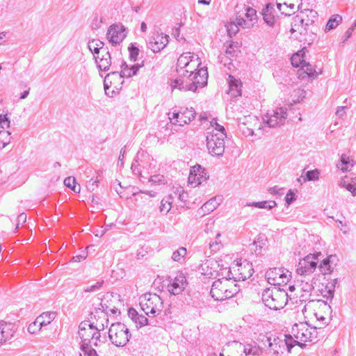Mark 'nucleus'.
<instances>
[{
	"instance_id": "1",
	"label": "nucleus",
	"mask_w": 356,
	"mask_h": 356,
	"mask_svg": "<svg viewBox=\"0 0 356 356\" xmlns=\"http://www.w3.org/2000/svg\"><path fill=\"white\" fill-rule=\"evenodd\" d=\"M188 78L191 83H186V81L181 77H177L171 80V88H177L182 91H193L195 92L198 88L204 87L207 83L208 72L205 67H202L197 72L191 71L188 75Z\"/></svg>"
},
{
	"instance_id": "2",
	"label": "nucleus",
	"mask_w": 356,
	"mask_h": 356,
	"mask_svg": "<svg viewBox=\"0 0 356 356\" xmlns=\"http://www.w3.org/2000/svg\"><path fill=\"white\" fill-rule=\"evenodd\" d=\"M235 281V279H234V281L218 279L213 282L210 291L211 297L218 301L232 298L240 290Z\"/></svg>"
},
{
	"instance_id": "3",
	"label": "nucleus",
	"mask_w": 356,
	"mask_h": 356,
	"mask_svg": "<svg viewBox=\"0 0 356 356\" xmlns=\"http://www.w3.org/2000/svg\"><path fill=\"white\" fill-rule=\"evenodd\" d=\"M262 302L270 309L280 310L284 307L289 299L285 289L280 288H267L261 296Z\"/></svg>"
},
{
	"instance_id": "4",
	"label": "nucleus",
	"mask_w": 356,
	"mask_h": 356,
	"mask_svg": "<svg viewBox=\"0 0 356 356\" xmlns=\"http://www.w3.org/2000/svg\"><path fill=\"white\" fill-rule=\"evenodd\" d=\"M97 47L91 51L97 67L99 71L108 72L111 66V56L108 47L102 41H96Z\"/></svg>"
},
{
	"instance_id": "5",
	"label": "nucleus",
	"mask_w": 356,
	"mask_h": 356,
	"mask_svg": "<svg viewBox=\"0 0 356 356\" xmlns=\"http://www.w3.org/2000/svg\"><path fill=\"white\" fill-rule=\"evenodd\" d=\"M131 334L126 325L120 322L112 323L108 330V338L117 347L124 346L129 341Z\"/></svg>"
},
{
	"instance_id": "6",
	"label": "nucleus",
	"mask_w": 356,
	"mask_h": 356,
	"mask_svg": "<svg viewBox=\"0 0 356 356\" xmlns=\"http://www.w3.org/2000/svg\"><path fill=\"white\" fill-rule=\"evenodd\" d=\"M140 305L146 315L156 316L162 311L163 302L159 295L145 293L140 302Z\"/></svg>"
},
{
	"instance_id": "7",
	"label": "nucleus",
	"mask_w": 356,
	"mask_h": 356,
	"mask_svg": "<svg viewBox=\"0 0 356 356\" xmlns=\"http://www.w3.org/2000/svg\"><path fill=\"white\" fill-rule=\"evenodd\" d=\"M291 334L300 341H312L317 338V330L315 327H309L307 323H296L292 326Z\"/></svg>"
},
{
	"instance_id": "8",
	"label": "nucleus",
	"mask_w": 356,
	"mask_h": 356,
	"mask_svg": "<svg viewBox=\"0 0 356 356\" xmlns=\"http://www.w3.org/2000/svg\"><path fill=\"white\" fill-rule=\"evenodd\" d=\"M321 255V252L309 254L300 259L297 265V273L300 275H307L313 273L317 268L319 261L318 257Z\"/></svg>"
},
{
	"instance_id": "9",
	"label": "nucleus",
	"mask_w": 356,
	"mask_h": 356,
	"mask_svg": "<svg viewBox=\"0 0 356 356\" xmlns=\"http://www.w3.org/2000/svg\"><path fill=\"white\" fill-rule=\"evenodd\" d=\"M225 137L219 136L218 134H209L207 136V147L209 152L216 156H222L225 152Z\"/></svg>"
},
{
	"instance_id": "10",
	"label": "nucleus",
	"mask_w": 356,
	"mask_h": 356,
	"mask_svg": "<svg viewBox=\"0 0 356 356\" xmlns=\"http://www.w3.org/2000/svg\"><path fill=\"white\" fill-rule=\"evenodd\" d=\"M286 111V108L280 107L268 112L263 118L264 123L269 127H276L283 124L287 118Z\"/></svg>"
},
{
	"instance_id": "11",
	"label": "nucleus",
	"mask_w": 356,
	"mask_h": 356,
	"mask_svg": "<svg viewBox=\"0 0 356 356\" xmlns=\"http://www.w3.org/2000/svg\"><path fill=\"white\" fill-rule=\"evenodd\" d=\"M262 337L261 342L269 353L275 356H280L284 353L286 349V343H283L282 339L278 337L272 338L271 337L263 336Z\"/></svg>"
},
{
	"instance_id": "12",
	"label": "nucleus",
	"mask_w": 356,
	"mask_h": 356,
	"mask_svg": "<svg viewBox=\"0 0 356 356\" xmlns=\"http://www.w3.org/2000/svg\"><path fill=\"white\" fill-rule=\"evenodd\" d=\"M196 113L193 108H181L180 111H174L172 117H169L173 124L183 126L190 123L195 117Z\"/></svg>"
},
{
	"instance_id": "13",
	"label": "nucleus",
	"mask_w": 356,
	"mask_h": 356,
	"mask_svg": "<svg viewBox=\"0 0 356 356\" xmlns=\"http://www.w3.org/2000/svg\"><path fill=\"white\" fill-rule=\"evenodd\" d=\"M288 270L285 272L283 268H269L265 274L267 282L271 285H281L286 284L289 278L288 277Z\"/></svg>"
},
{
	"instance_id": "14",
	"label": "nucleus",
	"mask_w": 356,
	"mask_h": 356,
	"mask_svg": "<svg viewBox=\"0 0 356 356\" xmlns=\"http://www.w3.org/2000/svg\"><path fill=\"white\" fill-rule=\"evenodd\" d=\"M125 27L121 24H115L109 26L106 38L112 45H116L123 41L126 37Z\"/></svg>"
},
{
	"instance_id": "15",
	"label": "nucleus",
	"mask_w": 356,
	"mask_h": 356,
	"mask_svg": "<svg viewBox=\"0 0 356 356\" xmlns=\"http://www.w3.org/2000/svg\"><path fill=\"white\" fill-rule=\"evenodd\" d=\"M169 42V35L156 31L153 33L147 47L153 52L158 53L163 49Z\"/></svg>"
},
{
	"instance_id": "16",
	"label": "nucleus",
	"mask_w": 356,
	"mask_h": 356,
	"mask_svg": "<svg viewBox=\"0 0 356 356\" xmlns=\"http://www.w3.org/2000/svg\"><path fill=\"white\" fill-rule=\"evenodd\" d=\"M208 179L209 176L205 168L200 165H197L191 169L188 181L191 184H196L197 186L206 181Z\"/></svg>"
},
{
	"instance_id": "17",
	"label": "nucleus",
	"mask_w": 356,
	"mask_h": 356,
	"mask_svg": "<svg viewBox=\"0 0 356 356\" xmlns=\"http://www.w3.org/2000/svg\"><path fill=\"white\" fill-rule=\"evenodd\" d=\"M302 15H304V26L303 30H300V35H307L308 31L313 27V29H317L315 26V19L318 18V13L316 10L312 9H305L301 12Z\"/></svg>"
},
{
	"instance_id": "18",
	"label": "nucleus",
	"mask_w": 356,
	"mask_h": 356,
	"mask_svg": "<svg viewBox=\"0 0 356 356\" xmlns=\"http://www.w3.org/2000/svg\"><path fill=\"white\" fill-rule=\"evenodd\" d=\"M187 281L185 275L182 273H179L168 285V291L172 295L180 294L185 289Z\"/></svg>"
},
{
	"instance_id": "19",
	"label": "nucleus",
	"mask_w": 356,
	"mask_h": 356,
	"mask_svg": "<svg viewBox=\"0 0 356 356\" xmlns=\"http://www.w3.org/2000/svg\"><path fill=\"white\" fill-rule=\"evenodd\" d=\"M338 259L336 255L331 254L323 259L318 268L323 275L331 274L337 264Z\"/></svg>"
},
{
	"instance_id": "20",
	"label": "nucleus",
	"mask_w": 356,
	"mask_h": 356,
	"mask_svg": "<svg viewBox=\"0 0 356 356\" xmlns=\"http://www.w3.org/2000/svg\"><path fill=\"white\" fill-rule=\"evenodd\" d=\"M275 13L274 5L271 3H267L262 10L261 14L263 15V19L265 23L270 27L275 26L279 18V17L275 15Z\"/></svg>"
},
{
	"instance_id": "21",
	"label": "nucleus",
	"mask_w": 356,
	"mask_h": 356,
	"mask_svg": "<svg viewBox=\"0 0 356 356\" xmlns=\"http://www.w3.org/2000/svg\"><path fill=\"white\" fill-rule=\"evenodd\" d=\"M218 266L216 261L213 260H207L198 267L199 271L201 274L207 276L209 278L216 277L220 275L216 270L215 266Z\"/></svg>"
},
{
	"instance_id": "22",
	"label": "nucleus",
	"mask_w": 356,
	"mask_h": 356,
	"mask_svg": "<svg viewBox=\"0 0 356 356\" xmlns=\"http://www.w3.org/2000/svg\"><path fill=\"white\" fill-rule=\"evenodd\" d=\"M15 333L14 325L4 321L0 322V346L10 340Z\"/></svg>"
},
{
	"instance_id": "23",
	"label": "nucleus",
	"mask_w": 356,
	"mask_h": 356,
	"mask_svg": "<svg viewBox=\"0 0 356 356\" xmlns=\"http://www.w3.org/2000/svg\"><path fill=\"white\" fill-rule=\"evenodd\" d=\"M229 85L228 94L232 97L241 96L242 82L240 79H236L234 76L229 75L227 79Z\"/></svg>"
},
{
	"instance_id": "24",
	"label": "nucleus",
	"mask_w": 356,
	"mask_h": 356,
	"mask_svg": "<svg viewBox=\"0 0 356 356\" xmlns=\"http://www.w3.org/2000/svg\"><path fill=\"white\" fill-rule=\"evenodd\" d=\"M56 317L55 312H47L42 313L41 315L37 317L35 321L31 324L29 327V332H31V330L33 327H36L37 325L40 326V329L44 326L49 324Z\"/></svg>"
},
{
	"instance_id": "25",
	"label": "nucleus",
	"mask_w": 356,
	"mask_h": 356,
	"mask_svg": "<svg viewBox=\"0 0 356 356\" xmlns=\"http://www.w3.org/2000/svg\"><path fill=\"white\" fill-rule=\"evenodd\" d=\"M194 54L191 52H186L181 54L177 59V72H180L184 68L191 69V63L194 61Z\"/></svg>"
},
{
	"instance_id": "26",
	"label": "nucleus",
	"mask_w": 356,
	"mask_h": 356,
	"mask_svg": "<svg viewBox=\"0 0 356 356\" xmlns=\"http://www.w3.org/2000/svg\"><path fill=\"white\" fill-rule=\"evenodd\" d=\"M239 271V279H242L243 280H245L249 279L254 273V269L252 268V264L248 262L247 260H244L243 262L240 264H237Z\"/></svg>"
},
{
	"instance_id": "27",
	"label": "nucleus",
	"mask_w": 356,
	"mask_h": 356,
	"mask_svg": "<svg viewBox=\"0 0 356 356\" xmlns=\"http://www.w3.org/2000/svg\"><path fill=\"white\" fill-rule=\"evenodd\" d=\"M122 77L119 71H113L106 74L104 79L105 93L108 95V90L115 82L120 81Z\"/></svg>"
},
{
	"instance_id": "28",
	"label": "nucleus",
	"mask_w": 356,
	"mask_h": 356,
	"mask_svg": "<svg viewBox=\"0 0 356 356\" xmlns=\"http://www.w3.org/2000/svg\"><path fill=\"white\" fill-rule=\"evenodd\" d=\"M221 201L222 198L220 196L212 197L202 206L201 210L203 211L204 214L206 213H209L220 205Z\"/></svg>"
},
{
	"instance_id": "29",
	"label": "nucleus",
	"mask_w": 356,
	"mask_h": 356,
	"mask_svg": "<svg viewBox=\"0 0 356 356\" xmlns=\"http://www.w3.org/2000/svg\"><path fill=\"white\" fill-rule=\"evenodd\" d=\"M240 347L243 348V353L245 354L243 356L247 355H254V356H259L262 353L263 348L254 344H246L242 345L239 344ZM243 356V355H241Z\"/></svg>"
},
{
	"instance_id": "30",
	"label": "nucleus",
	"mask_w": 356,
	"mask_h": 356,
	"mask_svg": "<svg viewBox=\"0 0 356 356\" xmlns=\"http://www.w3.org/2000/svg\"><path fill=\"white\" fill-rule=\"evenodd\" d=\"M354 161L350 159L346 154H343L341 156L340 163L337 164V167L343 172L350 170L351 168L354 165Z\"/></svg>"
},
{
	"instance_id": "31",
	"label": "nucleus",
	"mask_w": 356,
	"mask_h": 356,
	"mask_svg": "<svg viewBox=\"0 0 356 356\" xmlns=\"http://www.w3.org/2000/svg\"><path fill=\"white\" fill-rule=\"evenodd\" d=\"M342 22V17L339 15H333L328 19L325 28V32H328L336 27H337Z\"/></svg>"
},
{
	"instance_id": "32",
	"label": "nucleus",
	"mask_w": 356,
	"mask_h": 356,
	"mask_svg": "<svg viewBox=\"0 0 356 356\" xmlns=\"http://www.w3.org/2000/svg\"><path fill=\"white\" fill-rule=\"evenodd\" d=\"M282 342L286 343V349H287V351L289 353L291 352V349L296 345H298L301 348L305 346V344L304 343L295 340L290 334H284V339H282Z\"/></svg>"
},
{
	"instance_id": "33",
	"label": "nucleus",
	"mask_w": 356,
	"mask_h": 356,
	"mask_svg": "<svg viewBox=\"0 0 356 356\" xmlns=\"http://www.w3.org/2000/svg\"><path fill=\"white\" fill-rule=\"evenodd\" d=\"M300 71H302L303 73H305L309 78L314 79L318 75V72L314 68L312 65L306 61H304L303 64L300 67Z\"/></svg>"
},
{
	"instance_id": "34",
	"label": "nucleus",
	"mask_w": 356,
	"mask_h": 356,
	"mask_svg": "<svg viewBox=\"0 0 356 356\" xmlns=\"http://www.w3.org/2000/svg\"><path fill=\"white\" fill-rule=\"evenodd\" d=\"M172 195H169L161 200V205L159 207V209L161 213L167 214L170 211L172 208Z\"/></svg>"
},
{
	"instance_id": "35",
	"label": "nucleus",
	"mask_w": 356,
	"mask_h": 356,
	"mask_svg": "<svg viewBox=\"0 0 356 356\" xmlns=\"http://www.w3.org/2000/svg\"><path fill=\"white\" fill-rule=\"evenodd\" d=\"M304 49L301 51H298L296 54H293L291 58V64L295 67H301L303 64L304 61H305L303 58V56L305 52L303 51Z\"/></svg>"
},
{
	"instance_id": "36",
	"label": "nucleus",
	"mask_w": 356,
	"mask_h": 356,
	"mask_svg": "<svg viewBox=\"0 0 356 356\" xmlns=\"http://www.w3.org/2000/svg\"><path fill=\"white\" fill-rule=\"evenodd\" d=\"M248 205L252 206L259 209H267L268 210H270L275 207H276L277 204L275 201H262L252 202V204H249Z\"/></svg>"
},
{
	"instance_id": "37",
	"label": "nucleus",
	"mask_w": 356,
	"mask_h": 356,
	"mask_svg": "<svg viewBox=\"0 0 356 356\" xmlns=\"http://www.w3.org/2000/svg\"><path fill=\"white\" fill-rule=\"evenodd\" d=\"M104 280H99L95 283L88 286L83 289V291L86 293H91V292H96L99 291L102 289L103 286L104 285Z\"/></svg>"
},
{
	"instance_id": "38",
	"label": "nucleus",
	"mask_w": 356,
	"mask_h": 356,
	"mask_svg": "<svg viewBox=\"0 0 356 356\" xmlns=\"http://www.w3.org/2000/svg\"><path fill=\"white\" fill-rule=\"evenodd\" d=\"M304 15H302V13L297 15L294 17H293L292 19V26L293 27H298V32L300 33V30H303L305 28L304 26V19H303Z\"/></svg>"
},
{
	"instance_id": "39",
	"label": "nucleus",
	"mask_w": 356,
	"mask_h": 356,
	"mask_svg": "<svg viewBox=\"0 0 356 356\" xmlns=\"http://www.w3.org/2000/svg\"><path fill=\"white\" fill-rule=\"evenodd\" d=\"M186 249L184 247H181L175 252H173L172 255V259L175 261L180 262L181 259H184L186 254Z\"/></svg>"
},
{
	"instance_id": "40",
	"label": "nucleus",
	"mask_w": 356,
	"mask_h": 356,
	"mask_svg": "<svg viewBox=\"0 0 356 356\" xmlns=\"http://www.w3.org/2000/svg\"><path fill=\"white\" fill-rule=\"evenodd\" d=\"M245 17L248 22H251L253 24L257 22V11L251 7L245 8Z\"/></svg>"
},
{
	"instance_id": "41",
	"label": "nucleus",
	"mask_w": 356,
	"mask_h": 356,
	"mask_svg": "<svg viewBox=\"0 0 356 356\" xmlns=\"http://www.w3.org/2000/svg\"><path fill=\"white\" fill-rule=\"evenodd\" d=\"M319 178V171L316 169L313 170H308L306 172L305 177L303 178V182L307 181H316Z\"/></svg>"
},
{
	"instance_id": "42",
	"label": "nucleus",
	"mask_w": 356,
	"mask_h": 356,
	"mask_svg": "<svg viewBox=\"0 0 356 356\" xmlns=\"http://www.w3.org/2000/svg\"><path fill=\"white\" fill-rule=\"evenodd\" d=\"M238 25V27L241 26L244 29H249L253 26V24L251 22H248L246 19L241 17H236V20L234 22Z\"/></svg>"
},
{
	"instance_id": "43",
	"label": "nucleus",
	"mask_w": 356,
	"mask_h": 356,
	"mask_svg": "<svg viewBox=\"0 0 356 356\" xmlns=\"http://www.w3.org/2000/svg\"><path fill=\"white\" fill-rule=\"evenodd\" d=\"M128 50L129 53L130 60L134 62L136 61L137 57L139 54V49L131 43L130 46L128 47Z\"/></svg>"
},
{
	"instance_id": "44",
	"label": "nucleus",
	"mask_w": 356,
	"mask_h": 356,
	"mask_svg": "<svg viewBox=\"0 0 356 356\" xmlns=\"http://www.w3.org/2000/svg\"><path fill=\"white\" fill-rule=\"evenodd\" d=\"M10 135V133L8 131H0V148H4L10 143V139L6 138Z\"/></svg>"
},
{
	"instance_id": "45",
	"label": "nucleus",
	"mask_w": 356,
	"mask_h": 356,
	"mask_svg": "<svg viewBox=\"0 0 356 356\" xmlns=\"http://www.w3.org/2000/svg\"><path fill=\"white\" fill-rule=\"evenodd\" d=\"M340 185L350 191L353 196H356V186L354 184L348 183L344 179L341 181Z\"/></svg>"
},
{
	"instance_id": "46",
	"label": "nucleus",
	"mask_w": 356,
	"mask_h": 356,
	"mask_svg": "<svg viewBox=\"0 0 356 356\" xmlns=\"http://www.w3.org/2000/svg\"><path fill=\"white\" fill-rule=\"evenodd\" d=\"M323 296L327 299H332L334 294V287L332 286H325V289H322Z\"/></svg>"
},
{
	"instance_id": "47",
	"label": "nucleus",
	"mask_w": 356,
	"mask_h": 356,
	"mask_svg": "<svg viewBox=\"0 0 356 356\" xmlns=\"http://www.w3.org/2000/svg\"><path fill=\"white\" fill-rule=\"evenodd\" d=\"M227 31L228 35L230 38H232L233 36H235L236 34L238 32L239 28L238 27L237 24H235L234 22L230 23L227 26Z\"/></svg>"
},
{
	"instance_id": "48",
	"label": "nucleus",
	"mask_w": 356,
	"mask_h": 356,
	"mask_svg": "<svg viewBox=\"0 0 356 356\" xmlns=\"http://www.w3.org/2000/svg\"><path fill=\"white\" fill-rule=\"evenodd\" d=\"M136 327H142L147 325H151L150 323H149V321L147 318L145 316H143L142 314H140L139 316L137 318V321L135 322Z\"/></svg>"
},
{
	"instance_id": "49",
	"label": "nucleus",
	"mask_w": 356,
	"mask_h": 356,
	"mask_svg": "<svg viewBox=\"0 0 356 356\" xmlns=\"http://www.w3.org/2000/svg\"><path fill=\"white\" fill-rule=\"evenodd\" d=\"M143 63L144 61H143L141 64L137 63L130 66V70L129 71V74H126V77L130 78L136 75L138 72L139 69L143 66Z\"/></svg>"
},
{
	"instance_id": "50",
	"label": "nucleus",
	"mask_w": 356,
	"mask_h": 356,
	"mask_svg": "<svg viewBox=\"0 0 356 356\" xmlns=\"http://www.w3.org/2000/svg\"><path fill=\"white\" fill-rule=\"evenodd\" d=\"M317 31V29H313V27H312L309 31H308V33L307 34H309V38H305V42H307L309 45L312 44L314 41L315 40L316 38V31Z\"/></svg>"
},
{
	"instance_id": "51",
	"label": "nucleus",
	"mask_w": 356,
	"mask_h": 356,
	"mask_svg": "<svg viewBox=\"0 0 356 356\" xmlns=\"http://www.w3.org/2000/svg\"><path fill=\"white\" fill-rule=\"evenodd\" d=\"M191 71H193L192 70V67H191V69H183L182 70H180V72H178L179 77H181L183 79H184L186 81V83H191V81H190V79L188 78V75L191 74Z\"/></svg>"
},
{
	"instance_id": "52",
	"label": "nucleus",
	"mask_w": 356,
	"mask_h": 356,
	"mask_svg": "<svg viewBox=\"0 0 356 356\" xmlns=\"http://www.w3.org/2000/svg\"><path fill=\"white\" fill-rule=\"evenodd\" d=\"M75 183H76V179L74 177H68L65 178L64 180V184L67 187L73 190L74 192H76Z\"/></svg>"
},
{
	"instance_id": "53",
	"label": "nucleus",
	"mask_w": 356,
	"mask_h": 356,
	"mask_svg": "<svg viewBox=\"0 0 356 356\" xmlns=\"http://www.w3.org/2000/svg\"><path fill=\"white\" fill-rule=\"evenodd\" d=\"M165 177L162 175H154L153 176H151L149 178V181L152 182L153 184H165Z\"/></svg>"
},
{
	"instance_id": "54",
	"label": "nucleus",
	"mask_w": 356,
	"mask_h": 356,
	"mask_svg": "<svg viewBox=\"0 0 356 356\" xmlns=\"http://www.w3.org/2000/svg\"><path fill=\"white\" fill-rule=\"evenodd\" d=\"M130 70V66L127 64L124 60L122 61L120 65V74L122 78L126 77V74H129V71Z\"/></svg>"
},
{
	"instance_id": "55",
	"label": "nucleus",
	"mask_w": 356,
	"mask_h": 356,
	"mask_svg": "<svg viewBox=\"0 0 356 356\" xmlns=\"http://www.w3.org/2000/svg\"><path fill=\"white\" fill-rule=\"evenodd\" d=\"M211 124L213 127H215V129L216 131L220 132V134H218L219 136L227 137V135L225 133V129L224 128L223 126L219 124L216 121H215V122H213V121H212Z\"/></svg>"
},
{
	"instance_id": "56",
	"label": "nucleus",
	"mask_w": 356,
	"mask_h": 356,
	"mask_svg": "<svg viewBox=\"0 0 356 356\" xmlns=\"http://www.w3.org/2000/svg\"><path fill=\"white\" fill-rule=\"evenodd\" d=\"M0 126L3 129L10 127V120L7 115H0Z\"/></svg>"
},
{
	"instance_id": "57",
	"label": "nucleus",
	"mask_w": 356,
	"mask_h": 356,
	"mask_svg": "<svg viewBox=\"0 0 356 356\" xmlns=\"http://www.w3.org/2000/svg\"><path fill=\"white\" fill-rule=\"evenodd\" d=\"M92 330H87L86 331H83V332H79V335L80 337V338L82 339V340H85V341H91V337H92Z\"/></svg>"
},
{
	"instance_id": "58",
	"label": "nucleus",
	"mask_w": 356,
	"mask_h": 356,
	"mask_svg": "<svg viewBox=\"0 0 356 356\" xmlns=\"http://www.w3.org/2000/svg\"><path fill=\"white\" fill-rule=\"evenodd\" d=\"M356 27V21L353 23V24L346 31L343 38L342 40V42L344 43L347 41L352 35L354 29Z\"/></svg>"
},
{
	"instance_id": "59",
	"label": "nucleus",
	"mask_w": 356,
	"mask_h": 356,
	"mask_svg": "<svg viewBox=\"0 0 356 356\" xmlns=\"http://www.w3.org/2000/svg\"><path fill=\"white\" fill-rule=\"evenodd\" d=\"M296 200V194L291 190H289L285 197V200H286V204L288 205H289L292 202H293Z\"/></svg>"
},
{
	"instance_id": "60",
	"label": "nucleus",
	"mask_w": 356,
	"mask_h": 356,
	"mask_svg": "<svg viewBox=\"0 0 356 356\" xmlns=\"http://www.w3.org/2000/svg\"><path fill=\"white\" fill-rule=\"evenodd\" d=\"M175 195H178V198L181 202H185L186 198L187 197V193H186L182 188H179L177 189L176 192H175Z\"/></svg>"
},
{
	"instance_id": "61",
	"label": "nucleus",
	"mask_w": 356,
	"mask_h": 356,
	"mask_svg": "<svg viewBox=\"0 0 356 356\" xmlns=\"http://www.w3.org/2000/svg\"><path fill=\"white\" fill-rule=\"evenodd\" d=\"M139 314L138 312L134 308H129L128 310V316L132 320L133 322H136L137 321L138 317L139 316Z\"/></svg>"
},
{
	"instance_id": "62",
	"label": "nucleus",
	"mask_w": 356,
	"mask_h": 356,
	"mask_svg": "<svg viewBox=\"0 0 356 356\" xmlns=\"http://www.w3.org/2000/svg\"><path fill=\"white\" fill-rule=\"evenodd\" d=\"M91 340H95L94 342V346H97V341H100L101 334H100V329H96L95 331L92 332V334L91 335Z\"/></svg>"
},
{
	"instance_id": "63",
	"label": "nucleus",
	"mask_w": 356,
	"mask_h": 356,
	"mask_svg": "<svg viewBox=\"0 0 356 356\" xmlns=\"http://www.w3.org/2000/svg\"><path fill=\"white\" fill-rule=\"evenodd\" d=\"M221 275L222 276V279H223V280L233 281L232 279H234V277H232V273L229 269V270L225 269V270H222L221 272Z\"/></svg>"
},
{
	"instance_id": "64",
	"label": "nucleus",
	"mask_w": 356,
	"mask_h": 356,
	"mask_svg": "<svg viewBox=\"0 0 356 356\" xmlns=\"http://www.w3.org/2000/svg\"><path fill=\"white\" fill-rule=\"evenodd\" d=\"M91 341H85L82 340V343L81 345V350L83 353H86L87 350L91 349V346L90 345Z\"/></svg>"
}]
</instances>
